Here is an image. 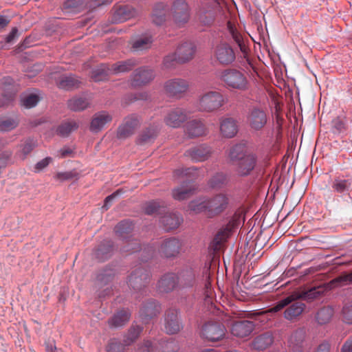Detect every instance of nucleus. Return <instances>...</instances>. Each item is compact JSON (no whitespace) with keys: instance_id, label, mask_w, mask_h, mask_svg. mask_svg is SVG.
I'll use <instances>...</instances> for the list:
<instances>
[{"instance_id":"1","label":"nucleus","mask_w":352,"mask_h":352,"mask_svg":"<svg viewBox=\"0 0 352 352\" xmlns=\"http://www.w3.org/2000/svg\"><path fill=\"white\" fill-rule=\"evenodd\" d=\"M175 178L184 179L179 186L173 190V197L177 201H183L193 195L197 189L193 180L199 177V169L195 166L179 168L174 171Z\"/></svg>"},{"instance_id":"2","label":"nucleus","mask_w":352,"mask_h":352,"mask_svg":"<svg viewBox=\"0 0 352 352\" xmlns=\"http://www.w3.org/2000/svg\"><path fill=\"white\" fill-rule=\"evenodd\" d=\"M217 77L228 88L239 91L248 89L249 82L246 76L236 69L228 68L219 71Z\"/></svg>"},{"instance_id":"3","label":"nucleus","mask_w":352,"mask_h":352,"mask_svg":"<svg viewBox=\"0 0 352 352\" xmlns=\"http://www.w3.org/2000/svg\"><path fill=\"white\" fill-rule=\"evenodd\" d=\"M324 291L325 289L324 287L318 286L302 292L299 295L295 294L289 296L278 301L275 306L270 309V311L272 313L278 312L287 307V305L290 304L292 301L298 298H301L307 302H311L323 295Z\"/></svg>"},{"instance_id":"4","label":"nucleus","mask_w":352,"mask_h":352,"mask_svg":"<svg viewBox=\"0 0 352 352\" xmlns=\"http://www.w3.org/2000/svg\"><path fill=\"white\" fill-rule=\"evenodd\" d=\"M151 275L150 272L142 266L133 270L128 278L127 284L134 290L135 298H138V293H146L145 287L148 283Z\"/></svg>"},{"instance_id":"5","label":"nucleus","mask_w":352,"mask_h":352,"mask_svg":"<svg viewBox=\"0 0 352 352\" xmlns=\"http://www.w3.org/2000/svg\"><path fill=\"white\" fill-rule=\"evenodd\" d=\"M170 12L173 23L177 27H184L189 22L191 8L186 0H174Z\"/></svg>"},{"instance_id":"6","label":"nucleus","mask_w":352,"mask_h":352,"mask_svg":"<svg viewBox=\"0 0 352 352\" xmlns=\"http://www.w3.org/2000/svg\"><path fill=\"white\" fill-rule=\"evenodd\" d=\"M212 57L219 65L227 66L235 61L236 54L230 44L226 42H220L213 46Z\"/></svg>"},{"instance_id":"7","label":"nucleus","mask_w":352,"mask_h":352,"mask_svg":"<svg viewBox=\"0 0 352 352\" xmlns=\"http://www.w3.org/2000/svg\"><path fill=\"white\" fill-rule=\"evenodd\" d=\"M225 102V98L221 93L210 91L199 98L198 107L202 111L211 112L221 107Z\"/></svg>"},{"instance_id":"8","label":"nucleus","mask_w":352,"mask_h":352,"mask_svg":"<svg viewBox=\"0 0 352 352\" xmlns=\"http://www.w3.org/2000/svg\"><path fill=\"white\" fill-rule=\"evenodd\" d=\"M208 202V217H217L226 211L230 204V199L227 194L219 192L206 198Z\"/></svg>"},{"instance_id":"9","label":"nucleus","mask_w":352,"mask_h":352,"mask_svg":"<svg viewBox=\"0 0 352 352\" xmlns=\"http://www.w3.org/2000/svg\"><path fill=\"white\" fill-rule=\"evenodd\" d=\"M142 331V327L140 325H133L129 329L128 333L124 336L123 343H121L116 338L111 339L107 346V350L109 351H123L124 346L131 345L133 342H135Z\"/></svg>"},{"instance_id":"10","label":"nucleus","mask_w":352,"mask_h":352,"mask_svg":"<svg viewBox=\"0 0 352 352\" xmlns=\"http://www.w3.org/2000/svg\"><path fill=\"white\" fill-rule=\"evenodd\" d=\"M226 332V329L223 324L208 321L201 327V336L208 341L216 342L221 340L225 336Z\"/></svg>"},{"instance_id":"11","label":"nucleus","mask_w":352,"mask_h":352,"mask_svg":"<svg viewBox=\"0 0 352 352\" xmlns=\"http://www.w3.org/2000/svg\"><path fill=\"white\" fill-rule=\"evenodd\" d=\"M247 120L250 129L254 131H261L267 124L268 116L263 109L254 107L250 109Z\"/></svg>"},{"instance_id":"12","label":"nucleus","mask_w":352,"mask_h":352,"mask_svg":"<svg viewBox=\"0 0 352 352\" xmlns=\"http://www.w3.org/2000/svg\"><path fill=\"white\" fill-rule=\"evenodd\" d=\"M189 84L187 80L182 78H173L164 83L166 94L173 98H180L188 89Z\"/></svg>"},{"instance_id":"13","label":"nucleus","mask_w":352,"mask_h":352,"mask_svg":"<svg viewBox=\"0 0 352 352\" xmlns=\"http://www.w3.org/2000/svg\"><path fill=\"white\" fill-rule=\"evenodd\" d=\"M213 152L212 148L206 144H201L187 149L184 156L190 158L194 162H202L208 160Z\"/></svg>"},{"instance_id":"14","label":"nucleus","mask_w":352,"mask_h":352,"mask_svg":"<svg viewBox=\"0 0 352 352\" xmlns=\"http://www.w3.org/2000/svg\"><path fill=\"white\" fill-rule=\"evenodd\" d=\"M258 157L256 154L250 152L243 158L240 159L236 164L235 171L240 177H247L252 173L256 166Z\"/></svg>"},{"instance_id":"15","label":"nucleus","mask_w":352,"mask_h":352,"mask_svg":"<svg viewBox=\"0 0 352 352\" xmlns=\"http://www.w3.org/2000/svg\"><path fill=\"white\" fill-rule=\"evenodd\" d=\"M139 117L135 114H131L124 118L122 123L117 130L118 139H126L132 135L136 128L140 125Z\"/></svg>"},{"instance_id":"16","label":"nucleus","mask_w":352,"mask_h":352,"mask_svg":"<svg viewBox=\"0 0 352 352\" xmlns=\"http://www.w3.org/2000/svg\"><path fill=\"white\" fill-rule=\"evenodd\" d=\"M155 74L153 69L147 67L136 69L131 76V85L133 87L144 86L153 80Z\"/></svg>"},{"instance_id":"17","label":"nucleus","mask_w":352,"mask_h":352,"mask_svg":"<svg viewBox=\"0 0 352 352\" xmlns=\"http://www.w3.org/2000/svg\"><path fill=\"white\" fill-rule=\"evenodd\" d=\"M182 243L178 239L170 237L162 241L159 252L165 258H175L179 255Z\"/></svg>"},{"instance_id":"18","label":"nucleus","mask_w":352,"mask_h":352,"mask_svg":"<svg viewBox=\"0 0 352 352\" xmlns=\"http://www.w3.org/2000/svg\"><path fill=\"white\" fill-rule=\"evenodd\" d=\"M188 118L186 111L181 107L170 109L164 117L165 124L172 128H179Z\"/></svg>"},{"instance_id":"19","label":"nucleus","mask_w":352,"mask_h":352,"mask_svg":"<svg viewBox=\"0 0 352 352\" xmlns=\"http://www.w3.org/2000/svg\"><path fill=\"white\" fill-rule=\"evenodd\" d=\"M178 314L176 309H169L165 313L164 329L168 334H175L182 328Z\"/></svg>"},{"instance_id":"20","label":"nucleus","mask_w":352,"mask_h":352,"mask_svg":"<svg viewBox=\"0 0 352 352\" xmlns=\"http://www.w3.org/2000/svg\"><path fill=\"white\" fill-rule=\"evenodd\" d=\"M178 278L177 274L173 272L164 274L158 281V291L161 293H169L179 288Z\"/></svg>"},{"instance_id":"21","label":"nucleus","mask_w":352,"mask_h":352,"mask_svg":"<svg viewBox=\"0 0 352 352\" xmlns=\"http://www.w3.org/2000/svg\"><path fill=\"white\" fill-rule=\"evenodd\" d=\"M179 289L190 288L196 283V271L191 267L182 269L177 274Z\"/></svg>"},{"instance_id":"22","label":"nucleus","mask_w":352,"mask_h":352,"mask_svg":"<svg viewBox=\"0 0 352 352\" xmlns=\"http://www.w3.org/2000/svg\"><path fill=\"white\" fill-rule=\"evenodd\" d=\"M161 311L160 305L153 299L149 300L144 303L140 311V317L144 322L155 317Z\"/></svg>"},{"instance_id":"23","label":"nucleus","mask_w":352,"mask_h":352,"mask_svg":"<svg viewBox=\"0 0 352 352\" xmlns=\"http://www.w3.org/2000/svg\"><path fill=\"white\" fill-rule=\"evenodd\" d=\"M254 329V324L252 321L241 320L234 322L231 327V333L234 336L245 338L249 336Z\"/></svg>"},{"instance_id":"24","label":"nucleus","mask_w":352,"mask_h":352,"mask_svg":"<svg viewBox=\"0 0 352 352\" xmlns=\"http://www.w3.org/2000/svg\"><path fill=\"white\" fill-rule=\"evenodd\" d=\"M114 9L112 21L115 23L124 22L136 14V10L128 5L117 6Z\"/></svg>"},{"instance_id":"25","label":"nucleus","mask_w":352,"mask_h":352,"mask_svg":"<svg viewBox=\"0 0 352 352\" xmlns=\"http://www.w3.org/2000/svg\"><path fill=\"white\" fill-rule=\"evenodd\" d=\"M112 120V116L107 111H102L94 114L89 129L93 133H98L101 131L106 124Z\"/></svg>"},{"instance_id":"26","label":"nucleus","mask_w":352,"mask_h":352,"mask_svg":"<svg viewBox=\"0 0 352 352\" xmlns=\"http://www.w3.org/2000/svg\"><path fill=\"white\" fill-rule=\"evenodd\" d=\"M186 131L190 138L204 136L208 133L205 124L200 120H192L188 122L186 124Z\"/></svg>"},{"instance_id":"27","label":"nucleus","mask_w":352,"mask_h":352,"mask_svg":"<svg viewBox=\"0 0 352 352\" xmlns=\"http://www.w3.org/2000/svg\"><path fill=\"white\" fill-rule=\"evenodd\" d=\"M195 52V47L191 42H184L181 44L174 53L179 63H184L191 60Z\"/></svg>"},{"instance_id":"28","label":"nucleus","mask_w":352,"mask_h":352,"mask_svg":"<svg viewBox=\"0 0 352 352\" xmlns=\"http://www.w3.org/2000/svg\"><path fill=\"white\" fill-rule=\"evenodd\" d=\"M273 342L274 337L272 332L267 331L255 337L251 346L255 350L263 351L271 346Z\"/></svg>"},{"instance_id":"29","label":"nucleus","mask_w":352,"mask_h":352,"mask_svg":"<svg viewBox=\"0 0 352 352\" xmlns=\"http://www.w3.org/2000/svg\"><path fill=\"white\" fill-rule=\"evenodd\" d=\"M113 242L111 240H104L94 251V257L99 261L108 259L112 254Z\"/></svg>"},{"instance_id":"30","label":"nucleus","mask_w":352,"mask_h":352,"mask_svg":"<svg viewBox=\"0 0 352 352\" xmlns=\"http://www.w3.org/2000/svg\"><path fill=\"white\" fill-rule=\"evenodd\" d=\"M134 229V223L129 219H124L119 222L114 228V232L118 237L122 240L131 237Z\"/></svg>"},{"instance_id":"31","label":"nucleus","mask_w":352,"mask_h":352,"mask_svg":"<svg viewBox=\"0 0 352 352\" xmlns=\"http://www.w3.org/2000/svg\"><path fill=\"white\" fill-rule=\"evenodd\" d=\"M182 221L183 219L182 216L177 213L167 214L163 216L160 220V222L166 231H170L177 228Z\"/></svg>"},{"instance_id":"32","label":"nucleus","mask_w":352,"mask_h":352,"mask_svg":"<svg viewBox=\"0 0 352 352\" xmlns=\"http://www.w3.org/2000/svg\"><path fill=\"white\" fill-rule=\"evenodd\" d=\"M220 131L223 136L226 138H233L238 131V126L236 121L231 118L222 119L220 123Z\"/></svg>"},{"instance_id":"33","label":"nucleus","mask_w":352,"mask_h":352,"mask_svg":"<svg viewBox=\"0 0 352 352\" xmlns=\"http://www.w3.org/2000/svg\"><path fill=\"white\" fill-rule=\"evenodd\" d=\"M168 6L164 3H157L155 5L151 15L152 21L157 25H162L166 19Z\"/></svg>"},{"instance_id":"34","label":"nucleus","mask_w":352,"mask_h":352,"mask_svg":"<svg viewBox=\"0 0 352 352\" xmlns=\"http://www.w3.org/2000/svg\"><path fill=\"white\" fill-rule=\"evenodd\" d=\"M91 102V98L85 96H75L68 100V107L74 111H80L87 109Z\"/></svg>"},{"instance_id":"35","label":"nucleus","mask_w":352,"mask_h":352,"mask_svg":"<svg viewBox=\"0 0 352 352\" xmlns=\"http://www.w3.org/2000/svg\"><path fill=\"white\" fill-rule=\"evenodd\" d=\"M229 177L223 172L213 175L208 182V186L212 189L219 190L226 187L229 183Z\"/></svg>"},{"instance_id":"36","label":"nucleus","mask_w":352,"mask_h":352,"mask_svg":"<svg viewBox=\"0 0 352 352\" xmlns=\"http://www.w3.org/2000/svg\"><path fill=\"white\" fill-rule=\"evenodd\" d=\"M287 306L284 311V318L288 320H293L300 316L305 308V305L301 302L292 301Z\"/></svg>"},{"instance_id":"37","label":"nucleus","mask_w":352,"mask_h":352,"mask_svg":"<svg viewBox=\"0 0 352 352\" xmlns=\"http://www.w3.org/2000/svg\"><path fill=\"white\" fill-rule=\"evenodd\" d=\"M236 225L234 220L230 221L226 226H223L214 236L213 242L217 245H220L225 241L232 234Z\"/></svg>"},{"instance_id":"38","label":"nucleus","mask_w":352,"mask_h":352,"mask_svg":"<svg viewBox=\"0 0 352 352\" xmlns=\"http://www.w3.org/2000/svg\"><path fill=\"white\" fill-rule=\"evenodd\" d=\"M138 65V61L135 58H129L123 61H118L111 66L112 74H120L131 71Z\"/></svg>"},{"instance_id":"39","label":"nucleus","mask_w":352,"mask_h":352,"mask_svg":"<svg viewBox=\"0 0 352 352\" xmlns=\"http://www.w3.org/2000/svg\"><path fill=\"white\" fill-rule=\"evenodd\" d=\"M130 317L131 313L128 309H121L109 320V325L111 327H122L129 320Z\"/></svg>"},{"instance_id":"40","label":"nucleus","mask_w":352,"mask_h":352,"mask_svg":"<svg viewBox=\"0 0 352 352\" xmlns=\"http://www.w3.org/2000/svg\"><path fill=\"white\" fill-rule=\"evenodd\" d=\"M81 82L77 76L69 74L62 76L58 81V86L60 89L71 90L78 88Z\"/></svg>"},{"instance_id":"41","label":"nucleus","mask_w":352,"mask_h":352,"mask_svg":"<svg viewBox=\"0 0 352 352\" xmlns=\"http://www.w3.org/2000/svg\"><path fill=\"white\" fill-rule=\"evenodd\" d=\"M248 153L246 144L245 143H237L230 147L228 153V157L231 162H237Z\"/></svg>"},{"instance_id":"42","label":"nucleus","mask_w":352,"mask_h":352,"mask_svg":"<svg viewBox=\"0 0 352 352\" xmlns=\"http://www.w3.org/2000/svg\"><path fill=\"white\" fill-rule=\"evenodd\" d=\"M157 135V129L155 126H149L143 131L137 139V144L144 145L154 141Z\"/></svg>"},{"instance_id":"43","label":"nucleus","mask_w":352,"mask_h":352,"mask_svg":"<svg viewBox=\"0 0 352 352\" xmlns=\"http://www.w3.org/2000/svg\"><path fill=\"white\" fill-rule=\"evenodd\" d=\"M334 314L331 306H324L320 308L316 314V320L319 324H324L330 322Z\"/></svg>"},{"instance_id":"44","label":"nucleus","mask_w":352,"mask_h":352,"mask_svg":"<svg viewBox=\"0 0 352 352\" xmlns=\"http://www.w3.org/2000/svg\"><path fill=\"white\" fill-rule=\"evenodd\" d=\"M78 128V124L74 120H69L62 122L57 127L56 133L61 137H67Z\"/></svg>"},{"instance_id":"45","label":"nucleus","mask_w":352,"mask_h":352,"mask_svg":"<svg viewBox=\"0 0 352 352\" xmlns=\"http://www.w3.org/2000/svg\"><path fill=\"white\" fill-rule=\"evenodd\" d=\"M352 185L351 179L336 178L332 184V188L338 193H344L349 191Z\"/></svg>"},{"instance_id":"46","label":"nucleus","mask_w":352,"mask_h":352,"mask_svg":"<svg viewBox=\"0 0 352 352\" xmlns=\"http://www.w3.org/2000/svg\"><path fill=\"white\" fill-rule=\"evenodd\" d=\"M111 68L107 65L102 64L96 69L92 71L91 78L95 82L104 80L107 78L109 74H111Z\"/></svg>"},{"instance_id":"47","label":"nucleus","mask_w":352,"mask_h":352,"mask_svg":"<svg viewBox=\"0 0 352 352\" xmlns=\"http://www.w3.org/2000/svg\"><path fill=\"white\" fill-rule=\"evenodd\" d=\"M188 210L195 214L204 212L208 216V202L206 198L191 201L188 204Z\"/></svg>"},{"instance_id":"48","label":"nucleus","mask_w":352,"mask_h":352,"mask_svg":"<svg viewBox=\"0 0 352 352\" xmlns=\"http://www.w3.org/2000/svg\"><path fill=\"white\" fill-rule=\"evenodd\" d=\"M153 41V39L152 36L146 34L134 41L132 44V48L135 51L147 50L151 47Z\"/></svg>"},{"instance_id":"49","label":"nucleus","mask_w":352,"mask_h":352,"mask_svg":"<svg viewBox=\"0 0 352 352\" xmlns=\"http://www.w3.org/2000/svg\"><path fill=\"white\" fill-rule=\"evenodd\" d=\"M340 319L346 324H352V300L345 302L340 311Z\"/></svg>"},{"instance_id":"50","label":"nucleus","mask_w":352,"mask_h":352,"mask_svg":"<svg viewBox=\"0 0 352 352\" xmlns=\"http://www.w3.org/2000/svg\"><path fill=\"white\" fill-rule=\"evenodd\" d=\"M305 337V332L302 330H297L294 332L289 340L290 347L293 349L300 347L302 349V343Z\"/></svg>"},{"instance_id":"51","label":"nucleus","mask_w":352,"mask_h":352,"mask_svg":"<svg viewBox=\"0 0 352 352\" xmlns=\"http://www.w3.org/2000/svg\"><path fill=\"white\" fill-rule=\"evenodd\" d=\"M348 284H352V272L342 274L330 281L331 287H342Z\"/></svg>"},{"instance_id":"52","label":"nucleus","mask_w":352,"mask_h":352,"mask_svg":"<svg viewBox=\"0 0 352 352\" xmlns=\"http://www.w3.org/2000/svg\"><path fill=\"white\" fill-rule=\"evenodd\" d=\"M18 124L19 122L16 119L11 118H0V131H10L15 129Z\"/></svg>"},{"instance_id":"53","label":"nucleus","mask_w":352,"mask_h":352,"mask_svg":"<svg viewBox=\"0 0 352 352\" xmlns=\"http://www.w3.org/2000/svg\"><path fill=\"white\" fill-rule=\"evenodd\" d=\"M228 29L232 39L240 47V48L242 49L243 38L241 34L230 22L228 23Z\"/></svg>"},{"instance_id":"54","label":"nucleus","mask_w":352,"mask_h":352,"mask_svg":"<svg viewBox=\"0 0 352 352\" xmlns=\"http://www.w3.org/2000/svg\"><path fill=\"white\" fill-rule=\"evenodd\" d=\"M161 205L157 201H151L145 204L144 207V213L148 215L153 214L158 212Z\"/></svg>"},{"instance_id":"55","label":"nucleus","mask_w":352,"mask_h":352,"mask_svg":"<svg viewBox=\"0 0 352 352\" xmlns=\"http://www.w3.org/2000/svg\"><path fill=\"white\" fill-rule=\"evenodd\" d=\"M39 101V98L36 94H30L22 100L23 105L26 108H32L35 107Z\"/></svg>"},{"instance_id":"56","label":"nucleus","mask_w":352,"mask_h":352,"mask_svg":"<svg viewBox=\"0 0 352 352\" xmlns=\"http://www.w3.org/2000/svg\"><path fill=\"white\" fill-rule=\"evenodd\" d=\"M177 63H179L176 54L174 53L167 55L163 60L164 67L166 69L173 68Z\"/></svg>"},{"instance_id":"57","label":"nucleus","mask_w":352,"mask_h":352,"mask_svg":"<svg viewBox=\"0 0 352 352\" xmlns=\"http://www.w3.org/2000/svg\"><path fill=\"white\" fill-rule=\"evenodd\" d=\"M36 146V143L33 140L28 139L22 146L21 152L23 154L24 158L34 149Z\"/></svg>"},{"instance_id":"58","label":"nucleus","mask_w":352,"mask_h":352,"mask_svg":"<svg viewBox=\"0 0 352 352\" xmlns=\"http://www.w3.org/2000/svg\"><path fill=\"white\" fill-rule=\"evenodd\" d=\"M77 176L75 171L58 172L56 174L55 178L60 181L72 179Z\"/></svg>"},{"instance_id":"59","label":"nucleus","mask_w":352,"mask_h":352,"mask_svg":"<svg viewBox=\"0 0 352 352\" xmlns=\"http://www.w3.org/2000/svg\"><path fill=\"white\" fill-rule=\"evenodd\" d=\"M124 192V190L122 188H119L110 195L107 196L104 199V204L102 206L103 208H105L106 210L109 209V205L111 202L118 196L122 195Z\"/></svg>"},{"instance_id":"60","label":"nucleus","mask_w":352,"mask_h":352,"mask_svg":"<svg viewBox=\"0 0 352 352\" xmlns=\"http://www.w3.org/2000/svg\"><path fill=\"white\" fill-rule=\"evenodd\" d=\"M52 162V158L50 157H47L41 161L38 162L34 166L35 172H40L45 167H47L50 163Z\"/></svg>"},{"instance_id":"61","label":"nucleus","mask_w":352,"mask_h":352,"mask_svg":"<svg viewBox=\"0 0 352 352\" xmlns=\"http://www.w3.org/2000/svg\"><path fill=\"white\" fill-rule=\"evenodd\" d=\"M155 252V250L153 246L147 245L146 247H145L142 251V256H143L144 254H146L147 256L145 258H142V261H147L150 258L153 256Z\"/></svg>"},{"instance_id":"62","label":"nucleus","mask_w":352,"mask_h":352,"mask_svg":"<svg viewBox=\"0 0 352 352\" xmlns=\"http://www.w3.org/2000/svg\"><path fill=\"white\" fill-rule=\"evenodd\" d=\"M136 352H153V346L149 340L144 341V344L140 346Z\"/></svg>"},{"instance_id":"63","label":"nucleus","mask_w":352,"mask_h":352,"mask_svg":"<svg viewBox=\"0 0 352 352\" xmlns=\"http://www.w3.org/2000/svg\"><path fill=\"white\" fill-rule=\"evenodd\" d=\"M12 154V151H6L0 155V166H2V167L6 166L7 162L11 157Z\"/></svg>"},{"instance_id":"64","label":"nucleus","mask_w":352,"mask_h":352,"mask_svg":"<svg viewBox=\"0 0 352 352\" xmlns=\"http://www.w3.org/2000/svg\"><path fill=\"white\" fill-rule=\"evenodd\" d=\"M341 352H352V336H349L344 342L341 348Z\"/></svg>"}]
</instances>
